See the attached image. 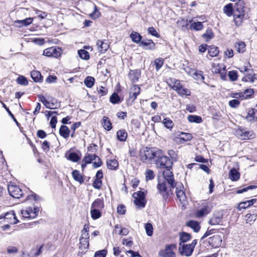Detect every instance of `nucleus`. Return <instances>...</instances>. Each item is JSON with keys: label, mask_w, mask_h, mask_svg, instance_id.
<instances>
[{"label": "nucleus", "mask_w": 257, "mask_h": 257, "mask_svg": "<svg viewBox=\"0 0 257 257\" xmlns=\"http://www.w3.org/2000/svg\"><path fill=\"white\" fill-rule=\"evenodd\" d=\"M171 169H167L162 172L163 180H158L157 189L162 194L164 199H166L169 195H173L172 189H174L178 183L175 181L174 175Z\"/></svg>", "instance_id": "1"}, {"label": "nucleus", "mask_w": 257, "mask_h": 257, "mask_svg": "<svg viewBox=\"0 0 257 257\" xmlns=\"http://www.w3.org/2000/svg\"><path fill=\"white\" fill-rule=\"evenodd\" d=\"M246 9L244 6V3L242 1H237L235 4L233 8V17L236 26H240L242 24Z\"/></svg>", "instance_id": "2"}, {"label": "nucleus", "mask_w": 257, "mask_h": 257, "mask_svg": "<svg viewBox=\"0 0 257 257\" xmlns=\"http://www.w3.org/2000/svg\"><path fill=\"white\" fill-rule=\"evenodd\" d=\"M167 83L170 87L180 95H186L189 96L191 94L190 91L187 88H184L178 80L175 78H171L168 80Z\"/></svg>", "instance_id": "3"}, {"label": "nucleus", "mask_w": 257, "mask_h": 257, "mask_svg": "<svg viewBox=\"0 0 257 257\" xmlns=\"http://www.w3.org/2000/svg\"><path fill=\"white\" fill-rule=\"evenodd\" d=\"M134 203L139 208H144L145 206V194L143 191H138L134 193Z\"/></svg>", "instance_id": "4"}, {"label": "nucleus", "mask_w": 257, "mask_h": 257, "mask_svg": "<svg viewBox=\"0 0 257 257\" xmlns=\"http://www.w3.org/2000/svg\"><path fill=\"white\" fill-rule=\"evenodd\" d=\"M156 164L158 168L166 170L172 168L173 163L169 158L163 154L159 160H156Z\"/></svg>", "instance_id": "5"}, {"label": "nucleus", "mask_w": 257, "mask_h": 257, "mask_svg": "<svg viewBox=\"0 0 257 257\" xmlns=\"http://www.w3.org/2000/svg\"><path fill=\"white\" fill-rule=\"evenodd\" d=\"M39 208L38 207H28L21 210V214L26 218H35L38 214Z\"/></svg>", "instance_id": "6"}, {"label": "nucleus", "mask_w": 257, "mask_h": 257, "mask_svg": "<svg viewBox=\"0 0 257 257\" xmlns=\"http://www.w3.org/2000/svg\"><path fill=\"white\" fill-rule=\"evenodd\" d=\"M175 193L179 201L181 204H185L187 202V197L183 190L184 186L181 183H178L175 187Z\"/></svg>", "instance_id": "7"}, {"label": "nucleus", "mask_w": 257, "mask_h": 257, "mask_svg": "<svg viewBox=\"0 0 257 257\" xmlns=\"http://www.w3.org/2000/svg\"><path fill=\"white\" fill-rule=\"evenodd\" d=\"M153 148L146 147L140 152V159L143 162L153 160Z\"/></svg>", "instance_id": "8"}, {"label": "nucleus", "mask_w": 257, "mask_h": 257, "mask_svg": "<svg viewBox=\"0 0 257 257\" xmlns=\"http://www.w3.org/2000/svg\"><path fill=\"white\" fill-rule=\"evenodd\" d=\"M176 247V245L174 244L168 245L164 249L159 251V255L161 257H176V254L173 251Z\"/></svg>", "instance_id": "9"}, {"label": "nucleus", "mask_w": 257, "mask_h": 257, "mask_svg": "<svg viewBox=\"0 0 257 257\" xmlns=\"http://www.w3.org/2000/svg\"><path fill=\"white\" fill-rule=\"evenodd\" d=\"M8 190L10 195L13 198H20L23 194L22 189L17 185H9Z\"/></svg>", "instance_id": "10"}, {"label": "nucleus", "mask_w": 257, "mask_h": 257, "mask_svg": "<svg viewBox=\"0 0 257 257\" xmlns=\"http://www.w3.org/2000/svg\"><path fill=\"white\" fill-rule=\"evenodd\" d=\"M61 54V49L54 47L47 48L43 51V55L47 57L58 58Z\"/></svg>", "instance_id": "11"}, {"label": "nucleus", "mask_w": 257, "mask_h": 257, "mask_svg": "<svg viewBox=\"0 0 257 257\" xmlns=\"http://www.w3.org/2000/svg\"><path fill=\"white\" fill-rule=\"evenodd\" d=\"M4 219L5 222L12 224H16L19 222L14 211H10L6 213L4 215L0 216V219Z\"/></svg>", "instance_id": "12"}, {"label": "nucleus", "mask_w": 257, "mask_h": 257, "mask_svg": "<svg viewBox=\"0 0 257 257\" xmlns=\"http://www.w3.org/2000/svg\"><path fill=\"white\" fill-rule=\"evenodd\" d=\"M212 71L213 73L220 74L221 79H225L226 77V69L223 65L213 63L212 64Z\"/></svg>", "instance_id": "13"}, {"label": "nucleus", "mask_w": 257, "mask_h": 257, "mask_svg": "<svg viewBox=\"0 0 257 257\" xmlns=\"http://www.w3.org/2000/svg\"><path fill=\"white\" fill-rule=\"evenodd\" d=\"M179 250L181 255L190 256L192 254L194 249L189 244H186L180 246Z\"/></svg>", "instance_id": "14"}, {"label": "nucleus", "mask_w": 257, "mask_h": 257, "mask_svg": "<svg viewBox=\"0 0 257 257\" xmlns=\"http://www.w3.org/2000/svg\"><path fill=\"white\" fill-rule=\"evenodd\" d=\"M208 242L212 247H219L221 245L222 237L219 235H214L209 238Z\"/></svg>", "instance_id": "15"}, {"label": "nucleus", "mask_w": 257, "mask_h": 257, "mask_svg": "<svg viewBox=\"0 0 257 257\" xmlns=\"http://www.w3.org/2000/svg\"><path fill=\"white\" fill-rule=\"evenodd\" d=\"M39 100L41 101L43 104L46 106V107L49 109H53L55 108V104L54 101H55V99H51V102L50 101L46 99V98L42 95H39L38 96Z\"/></svg>", "instance_id": "16"}, {"label": "nucleus", "mask_w": 257, "mask_h": 257, "mask_svg": "<svg viewBox=\"0 0 257 257\" xmlns=\"http://www.w3.org/2000/svg\"><path fill=\"white\" fill-rule=\"evenodd\" d=\"M65 156L68 160L73 162H77L81 159V156L75 152H67Z\"/></svg>", "instance_id": "17"}, {"label": "nucleus", "mask_w": 257, "mask_h": 257, "mask_svg": "<svg viewBox=\"0 0 257 257\" xmlns=\"http://www.w3.org/2000/svg\"><path fill=\"white\" fill-rule=\"evenodd\" d=\"M236 135L237 137L240 138L242 140H247L251 138V135H249V133L245 131L244 130L238 128L235 132Z\"/></svg>", "instance_id": "18"}, {"label": "nucleus", "mask_w": 257, "mask_h": 257, "mask_svg": "<svg viewBox=\"0 0 257 257\" xmlns=\"http://www.w3.org/2000/svg\"><path fill=\"white\" fill-rule=\"evenodd\" d=\"M140 75V70H131L128 74V77L132 82H136L139 80Z\"/></svg>", "instance_id": "19"}, {"label": "nucleus", "mask_w": 257, "mask_h": 257, "mask_svg": "<svg viewBox=\"0 0 257 257\" xmlns=\"http://www.w3.org/2000/svg\"><path fill=\"white\" fill-rule=\"evenodd\" d=\"M222 218V214L220 212H217L209 220V223L211 225L219 224Z\"/></svg>", "instance_id": "20"}, {"label": "nucleus", "mask_w": 257, "mask_h": 257, "mask_svg": "<svg viewBox=\"0 0 257 257\" xmlns=\"http://www.w3.org/2000/svg\"><path fill=\"white\" fill-rule=\"evenodd\" d=\"M89 237V233H85L81 234V236L80 238V244L81 246L80 247H83L84 248H87L89 246L88 238Z\"/></svg>", "instance_id": "21"}, {"label": "nucleus", "mask_w": 257, "mask_h": 257, "mask_svg": "<svg viewBox=\"0 0 257 257\" xmlns=\"http://www.w3.org/2000/svg\"><path fill=\"white\" fill-rule=\"evenodd\" d=\"M96 45L98 51L101 53H104L109 48V45L107 42L98 40L96 42Z\"/></svg>", "instance_id": "22"}, {"label": "nucleus", "mask_w": 257, "mask_h": 257, "mask_svg": "<svg viewBox=\"0 0 257 257\" xmlns=\"http://www.w3.org/2000/svg\"><path fill=\"white\" fill-rule=\"evenodd\" d=\"M256 202V199H253L241 202L238 204L237 209L241 210L242 209H246L252 205Z\"/></svg>", "instance_id": "23"}, {"label": "nucleus", "mask_w": 257, "mask_h": 257, "mask_svg": "<svg viewBox=\"0 0 257 257\" xmlns=\"http://www.w3.org/2000/svg\"><path fill=\"white\" fill-rule=\"evenodd\" d=\"M140 46L146 47V49L153 50L155 49V44L151 40H143L141 42Z\"/></svg>", "instance_id": "24"}, {"label": "nucleus", "mask_w": 257, "mask_h": 257, "mask_svg": "<svg viewBox=\"0 0 257 257\" xmlns=\"http://www.w3.org/2000/svg\"><path fill=\"white\" fill-rule=\"evenodd\" d=\"M114 228V232L119 235H126L129 233V230L127 228H122L119 224L115 225Z\"/></svg>", "instance_id": "25"}, {"label": "nucleus", "mask_w": 257, "mask_h": 257, "mask_svg": "<svg viewBox=\"0 0 257 257\" xmlns=\"http://www.w3.org/2000/svg\"><path fill=\"white\" fill-rule=\"evenodd\" d=\"M33 19L32 18H28L22 20H16L15 21V23L16 24H19L18 26L19 27L23 26H28L32 23Z\"/></svg>", "instance_id": "26"}, {"label": "nucleus", "mask_w": 257, "mask_h": 257, "mask_svg": "<svg viewBox=\"0 0 257 257\" xmlns=\"http://www.w3.org/2000/svg\"><path fill=\"white\" fill-rule=\"evenodd\" d=\"M72 175L73 179L78 182L80 184H82L84 182L83 176L80 174V172L77 170H74L72 172Z\"/></svg>", "instance_id": "27"}, {"label": "nucleus", "mask_w": 257, "mask_h": 257, "mask_svg": "<svg viewBox=\"0 0 257 257\" xmlns=\"http://www.w3.org/2000/svg\"><path fill=\"white\" fill-rule=\"evenodd\" d=\"M246 119L248 121H252L254 119L257 120V109L255 110L253 108L249 109Z\"/></svg>", "instance_id": "28"}, {"label": "nucleus", "mask_w": 257, "mask_h": 257, "mask_svg": "<svg viewBox=\"0 0 257 257\" xmlns=\"http://www.w3.org/2000/svg\"><path fill=\"white\" fill-rule=\"evenodd\" d=\"M187 226L191 228L194 232H197L200 229V226L199 223L197 221L194 220H190L186 223Z\"/></svg>", "instance_id": "29"}, {"label": "nucleus", "mask_w": 257, "mask_h": 257, "mask_svg": "<svg viewBox=\"0 0 257 257\" xmlns=\"http://www.w3.org/2000/svg\"><path fill=\"white\" fill-rule=\"evenodd\" d=\"M253 93L254 91L252 89H247L243 92L237 93V95H238L239 97H242L243 99H245L250 97Z\"/></svg>", "instance_id": "30"}, {"label": "nucleus", "mask_w": 257, "mask_h": 257, "mask_svg": "<svg viewBox=\"0 0 257 257\" xmlns=\"http://www.w3.org/2000/svg\"><path fill=\"white\" fill-rule=\"evenodd\" d=\"M223 12L228 17L233 15V7L232 4L229 3L223 8Z\"/></svg>", "instance_id": "31"}, {"label": "nucleus", "mask_w": 257, "mask_h": 257, "mask_svg": "<svg viewBox=\"0 0 257 257\" xmlns=\"http://www.w3.org/2000/svg\"><path fill=\"white\" fill-rule=\"evenodd\" d=\"M240 174L234 168L231 169L229 173V178L232 181H237L239 179Z\"/></svg>", "instance_id": "32"}, {"label": "nucleus", "mask_w": 257, "mask_h": 257, "mask_svg": "<svg viewBox=\"0 0 257 257\" xmlns=\"http://www.w3.org/2000/svg\"><path fill=\"white\" fill-rule=\"evenodd\" d=\"M179 237H180V242L179 243L180 246L182 245V243H184V242L188 241L191 238L190 234L185 232H183L182 233H180Z\"/></svg>", "instance_id": "33"}, {"label": "nucleus", "mask_w": 257, "mask_h": 257, "mask_svg": "<svg viewBox=\"0 0 257 257\" xmlns=\"http://www.w3.org/2000/svg\"><path fill=\"white\" fill-rule=\"evenodd\" d=\"M70 130L68 127L64 125L61 126L59 130L60 135L65 139H67L69 136Z\"/></svg>", "instance_id": "34"}, {"label": "nucleus", "mask_w": 257, "mask_h": 257, "mask_svg": "<svg viewBox=\"0 0 257 257\" xmlns=\"http://www.w3.org/2000/svg\"><path fill=\"white\" fill-rule=\"evenodd\" d=\"M127 137V133L125 130L122 129L117 132V138L121 142L126 140Z\"/></svg>", "instance_id": "35"}, {"label": "nucleus", "mask_w": 257, "mask_h": 257, "mask_svg": "<svg viewBox=\"0 0 257 257\" xmlns=\"http://www.w3.org/2000/svg\"><path fill=\"white\" fill-rule=\"evenodd\" d=\"M31 76L33 80L36 82H40L42 81V75L38 71H32L31 73Z\"/></svg>", "instance_id": "36"}, {"label": "nucleus", "mask_w": 257, "mask_h": 257, "mask_svg": "<svg viewBox=\"0 0 257 257\" xmlns=\"http://www.w3.org/2000/svg\"><path fill=\"white\" fill-rule=\"evenodd\" d=\"M152 153L153 160H154L155 162L156 160H159L163 154L162 151L157 148H153Z\"/></svg>", "instance_id": "37"}, {"label": "nucleus", "mask_w": 257, "mask_h": 257, "mask_svg": "<svg viewBox=\"0 0 257 257\" xmlns=\"http://www.w3.org/2000/svg\"><path fill=\"white\" fill-rule=\"evenodd\" d=\"M207 50L208 54L211 57L216 56L219 53L218 48L215 46H209Z\"/></svg>", "instance_id": "38"}, {"label": "nucleus", "mask_w": 257, "mask_h": 257, "mask_svg": "<svg viewBox=\"0 0 257 257\" xmlns=\"http://www.w3.org/2000/svg\"><path fill=\"white\" fill-rule=\"evenodd\" d=\"M245 44L243 42H236L234 44L235 48L239 53H243L245 50Z\"/></svg>", "instance_id": "39"}, {"label": "nucleus", "mask_w": 257, "mask_h": 257, "mask_svg": "<svg viewBox=\"0 0 257 257\" xmlns=\"http://www.w3.org/2000/svg\"><path fill=\"white\" fill-rule=\"evenodd\" d=\"M130 37L132 41L136 43H141V42L142 36L137 32H133L130 35Z\"/></svg>", "instance_id": "40"}, {"label": "nucleus", "mask_w": 257, "mask_h": 257, "mask_svg": "<svg viewBox=\"0 0 257 257\" xmlns=\"http://www.w3.org/2000/svg\"><path fill=\"white\" fill-rule=\"evenodd\" d=\"M118 166V162L115 159H112L107 162V166L109 169L115 170Z\"/></svg>", "instance_id": "41"}, {"label": "nucleus", "mask_w": 257, "mask_h": 257, "mask_svg": "<svg viewBox=\"0 0 257 257\" xmlns=\"http://www.w3.org/2000/svg\"><path fill=\"white\" fill-rule=\"evenodd\" d=\"M95 81V79L91 76L86 77L84 80V84L88 88H91L93 85Z\"/></svg>", "instance_id": "42"}, {"label": "nucleus", "mask_w": 257, "mask_h": 257, "mask_svg": "<svg viewBox=\"0 0 257 257\" xmlns=\"http://www.w3.org/2000/svg\"><path fill=\"white\" fill-rule=\"evenodd\" d=\"M102 125L104 129L107 131H110L112 128L111 123L108 118L106 116H104L103 117Z\"/></svg>", "instance_id": "43"}, {"label": "nucleus", "mask_w": 257, "mask_h": 257, "mask_svg": "<svg viewBox=\"0 0 257 257\" xmlns=\"http://www.w3.org/2000/svg\"><path fill=\"white\" fill-rule=\"evenodd\" d=\"M203 28V24L201 22H193L190 26V29L195 31H200Z\"/></svg>", "instance_id": "44"}, {"label": "nucleus", "mask_w": 257, "mask_h": 257, "mask_svg": "<svg viewBox=\"0 0 257 257\" xmlns=\"http://www.w3.org/2000/svg\"><path fill=\"white\" fill-rule=\"evenodd\" d=\"M188 120L190 122L201 123L202 118L200 116L190 115L188 116Z\"/></svg>", "instance_id": "45"}, {"label": "nucleus", "mask_w": 257, "mask_h": 257, "mask_svg": "<svg viewBox=\"0 0 257 257\" xmlns=\"http://www.w3.org/2000/svg\"><path fill=\"white\" fill-rule=\"evenodd\" d=\"M78 54L79 57L84 60H88L89 59V54L88 52L85 50H79L78 51Z\"/></svg>", "instance_id": "46"}, {"label": "nucleus", "mask_w": 257, "mask_h": 257, "mask_svg": "<svg viewBox=\"0 0 257 257\" xmlns=\"http://www.w3.org/2000/svg\"><path fill=\"white\" fill-rule=\"evenodd\" d=\"M103 207V201L100 199H96L92 204L91 208L94 209L96 208H101Z\"/></svg>", "instance_id": "47"}, {"label": "nucleus", "mask_w": 257, "mask_h": 257, "mask_svg": "<svg viewBox=\"0 0 257 257\" xmlns=\"http://www.w3.org/2000/svg\"><path fill=\"white\" fill-rule=\"evenodd\" d=\"M256 214L247 213L246 215V223L251 224L252 222L254 221L256 219Z\"/></svg>", "instance_id": "48"}, {"label": "nucleus", "mask_w": 257, "mask_h": 257, "mask_svg": "<svg viewBox=\"0 0 257 257\" xmlns=\"http://www.w3.org/2000/svg\"><path fill=\"white\" fill-rule=\"evenodd\" d=\"M163 123L165 126L168 129H172L174 125L173 121L169 118H164L163 119Z\"/></svg>", "instance_id": "49"}, {"label": "nucleus", "mask_w": 257, "mask_h": 257, "mask_svg": "<svg viewBox=\"0 0 257 257\" xmlns=\"http://www.w3.org/2000/svg\"><path fill=\"white\" fill-rule=\"evenodd\" d=\"M95 154H88L85 156L82 162L90 164L93 161V159H95Z\"/></svg>", "instance_id": "50"}, {"label": "nucleus", "mask_w": 257, "mask_h": 257, "mask_svg": "<svg viewBox=\"0 0 257 257\" xmlns=\"http://www.w3.org/2000/svg\"><path fill=\"white\" fill-rule=\"evenodd\" d=\"M145 230L146 231V233L148 236H151L153 235V225L151 223H147L145 225Z\"/></svg>", "instance_id": "51"}, {"label": "nucleus", "mask_w": 257, "mask_h": 257, "mask_svg": "<svg viewBox=\"0 0 257 257\" xmlns=\"http://www.w3.org/2000/svg\"><path fill=\"white\" fill-rule=\"evenodd\" d=\"M91 217L93 219H96L99 218L101 216V213L100 211L97 209H93L91 210Z\"/></svg>", "instance_id": "52"}, {"label": "nucleus", "mask_w": 257, "mask_h": 257, "mask_svg": "<svg viewBox=\"0 0 257 257\" xmlns=\"http://www.w3.org/2000/svg\"><path fill=\"white\" fill-rule=\"evenodd\" d=\"M202 36L206 39V41H208L213 37L214 35L211 29H207Z\"/></svg>", "instance_id": "53"}, {"label": "nucleus", "mask_w": 257, "mask_h": 257, "mask_svg": "<svg viewBox=\"0 0 257 257\" xmlns=\"http://www.w3.org/2000/svg\"><path fill=\"white\" fill-rule=\"evenodd\" d=\"M146 180L147 181L153 180L155 177V174L152 170H147L145 172Z\"/></svg>", "instance_id": "54"}, {"label": "nucleus", "mask_w": 257, "mask_h": 257, "mask_svg": "<svg viewBox=\"0 0 257 257\" xmlns=\"http://www.w3.org/2000/svg\"><path fill=\"white\" fill-rule=\"evenodd\" d=\"M17 82L18 84L22 85H27L28 81L27 78L23 76H20L17 79Z\"/></svg>", "instance_id": "55"}, {"label": "nucleus", "mask_w": 257, "mask_h": 257, "mask_svg": "<svg viewBox=\"0 0 257 257\" xmlns=\"http://www.w3.org/2000/svg\"><path fill=\"white\" fill-rule=\"evenodd\" d=\"M110 101L113 103H117L120 102V98L117 94L114 93L110 97Z\"/></svg>", "instance_id": "56"}, {"label": "nucleus", "mask_w": 257, "mask_h": 257, "mask_svg": "<svg viewBox=\"0 0 257 257\" xmlns=\"http://www.w3.org/2000/svg\"><path fill=\"white\" fill-rule=\"evenodd\" d=\"M155 64L156 65V70L158 71L164 64V59L161 58L156 59L155 60Z\"/></svg>", "instance_id": "57"}, {"label": "nucleus", "mask_w": 257, "mask_h": 257, "mask_svg": "<svg viewBox=\"0 0 257 257\" xmlns=\"http://www.w3.org/2000/svg\"><path fill=\"white\" fill-rule=\"evenodd\" d=\"M183 137H180V139L184 142H187L191 140L192 138V135L189 133H181V134Z\"/></svg>", "instance_id": "58"}, {"label": "nucleus", "mask_w": 257, "mask_h": 257, "mask_svg": "<svg viewBox=\"0 0 257 257\" xmlns=\"http://www.w3.org/2000/svg\"><path fill=\"white\" fill-rule=\"evenodd\" d=\"M208 213V211H207V208L205 207L198 210L196 212V216L198 217H201L204 215L207 214Z\"/></svg>", "instance_id": "59"}, {"label": "nucleus", "mask_w": 257, "mask_h": 257, "mask_svg": "<svg viewBox=\"0 0 257 257\" xmlns=\"http://www.w3.org/2000/svg\"><path fill=\"white\" fill-rule=\"evenodd\" d=\"M93 160L94 161V162H93V166L94 168H96L101 166L102 162L99 157L96 155L95 159H93Z\"/></svg>", "instance_id": "60"}, {"label": "nucleus", "mask_w": 257, "mask_h": 257, "mask_svg": "<svg viewBox=\"0 0 257 257\" xmlns=\"http://www.w3.org/2000/svg\"><path fill=\"white\" fill-rule=\"evenodd\" d=\"M228 76L231 81H235L237 79V73L235 71H230L228 73Z\"/></svg>", "instance_id": "61"}, {"label": "nucleus", "mask_w": 257, "mask_h": 257, "mask_svg": "<svg viewBox=\"0 0 257 257\" xmlns=\"http://www.w3.org/2000/svg\"><path fill=\"white\" fill-rule=\"evenodd\" d=\"M30 200H33L34 201H38L40 200V197L38 196L36 194L32 192L31 194L28 195L27 197L26 201H28Z\"/></svg>", "instance_id": "62"}, {"label": "nucleus", "mask_w": 257, "mask_h": 257, "mask_svg": "<svg viewBox=\"0 0 257 257\" xmlns=\"http://www.w3.org/2000/svg\"><path fill=\"white\" fill-rule=\"evenodd\" d=\"M100 15V13L98 11L96 6H94V10L92 13L90 14V17L94 19H96L99 17Z\"/></svg>", "instance_id": "63"}, {"label": "nucleus", "mask_w": 257, "mask_h": 257, "mask_svg": "<svg viewBox=\"0 0 257 257\" xmlns=\"http://www.w3.org/2000/svg\"><path fill=\"white\" fill-rule=\"evenodd\" d=\"M107 253V251L105 249L101 250L96 251L94 255V257H105Z\"/></svg>", "instance_id": "64"}]
</instances>
